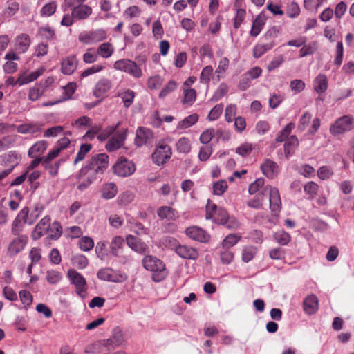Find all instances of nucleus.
Returning a JSON list of instances; mask_svg holds the SVG:
<instances>
[{"label":"nucleus","mask_w":354,"mask_h":354,"mask_svg":"<svg viewBox=\"0 0 354 354\" xmlns=\"http://www.w3.org/2000/svg\"><path fill=\"white\" fill-rule=\"evenodd\" d=\"M142 264L145 269L152 272V280L155 282L162 281L168 274L164 263L152 255H146L142 260Z\"/></svg>","instance_id":"obj_1"},{"label":"nucleus","mask_w":354,"mask_h":354,"mask_svg":"<svg viewBox=\"0 0 354 354\" xmlns=\"http://www.w3.org/2000/svg\"><path fill=\"white\" fill-rule=\"evenodd\" d=\"M101 175L97 171H95L91 166L87 162L80 169L76 174L75 178L79 180H82L77 186L80 191L86 190L92 183H94Z\"/></svg>","instance_id":"obj_2"},{"label":"nucleus","mask_w":354,"mask_h":354,"mask_svg":"<svg viewBox=\"0 0 354 354\" xmlns=\"http://www.w3.org/2000/svg\"><path fill=\"white\" fill-rule=\"evenodd\" d=\"M67 276L71 283L75 286L76 293L84 298L87 290V283L85 278L74 269H69Z\"/></svg>","instance_id":"obj_3"},{"label":"nucleus","mask_w":354,"mask_h":354,"mask_svg":"<svg viewBox=\"0 0 354 354\" xmlns=\"http://www.w3.org/2000/svg\"><path fill=\"white\" fill-rule=\"evenodd\" d=\"M28 207H24L14 219L11 227V233L14 236L20 235V232L23 230L24 223L32 225L34 223V219L31 221L28 219Z\"/></svg>","instance_id":"obj_4"},{"label":"nucleus","mask_w":354,"mask_h":354,"mask_svg":"<svg viewBox=\"0 0 354 354\" xmlns=\"http://www.w3.org/2000/svg\"><path fill=\"white\" fill-rule=\"evenodd\" d=\"M107 37L106 32L103 29L84 31L79 34L78 39L86 44L97 43L104 40Z\"/></svg>","instance_id":"obj_5"},{"label":"nucleus","mask_w":354,"mask_h":354,"mask_svg":"<svg viewBox=\"0 0 354 354\" xmlns=\"http://www.w3.org/2000/svg\"><path fill=\"white\" fill-rule=\"evenodd\" d=\"M171 148L167 144L158 145L152 153V160L158 166L163 165L171 156Z\"/></svg>","instance_id":"obj_6"},{"label":"nucleus","mask_w":354,"mask_h":354,"mask_svg":"<svg viewBox=\"0 0 354 354\" xmlns=\"http://www.w3.org/2000/svg\"><path fill=\"white\" fill-rule=\"evenodd\" d=\"M353 118L351 115H344L338 118L330 127V131L333 135H339L348 131L353 128Z\"/></svg>","instance_id":"obj_7"},{"label":"nucleus","mask_w":354,"mask_h":354,"mask_svg":"<svg viewBox=\"0 0 354 354\" xmlns=\"http://www.w3.org/2000/svg\"><path fill=\"white\" fill-rule=\"evenodd\" d=\"M28 241V237L25 234H20L12 239L7 248V254L9 257H15L24 250Z\"/></svg>","instance_id":"obj_8"},{"label":"nucleus","mask_w":354,"mask_h":354,"mask_svg":"<svg viewBox=\"0 0 354 354\" xmlns=\"http://www.w3.org/2000/svg\"><path fill=\"white\" fill-rule=\"evenodd\" d=\"M86 162L101 175L109 167V156L105 153L92 156Z\"/></svg>","instance_id":"obj_9"},{"label":"nucleus","mask_w":354,"mask_h":354,"mask_svg":"<svg viewBox=\"0 0 354 354\" xmlns=\"http://www.w3.org/2000/svg\"><path fill=\"white\" fill-rule=\"evenodd\" d=\"M127 138V130L118 131L107 142L105 145L106 149L109 152H113L119 149L124 142Z\"/></svg>","instance_id":"obj_10"},{"label":"nucleus","mask_w":354,"mask_h":354,"mask_svg":"<svg viewBox=\"0 0 354 354\" xmlns=\"http://www.w3.org/2000/svg\"><path fill=\"white\" fill-rule=\"evenodd\" d=\"M186 235L190 239L201 243H207L209 240V235L202 228L197 226H191L186 229Z\"/></svg>","instance_id":"obj_11"},{"label":"nucleus","mask_w":354,"mask_h":354,"mask_svg":"<svg viewBox=\"0 0 354 354\" xmlns=\"http://www.w3.org/2000/svg\"><path fill=\"white\" fill-rule=\"evenodd\" d=\"M131 166H133L132 162H129L126 158L121 157L113 165V172L116 175L122 177L129 176L132 174L131 170Z\"/></svg>","instance_id":"obj_12"},{"label":"nucleus","mask_w":354,"mask_h":354,"mask_svg":"<svg viewBox=\"0 0 354 354\" xmlns=\"http://www.w3.org/2000/svg\"><path fill=\"white\" fill-rule=\"evenodd\" d=\"M153 139L152 131L145 127H139L136 131L134 142L138 147L150 143Z\"/></svg>","instance_id":"obj_13"},{"label":"nucleus","mask_w":354,"mask_h":354,"mask_svg":"<svg viewBox=\"0 0 354 354\" xmlns=\"http://www.w3.org/2000/svg\"><path fill=\"white\" fill-rule=\"evenodd\" d=\"M123 342L124 338L122 331L117 327L113 330L112 335L110 338L103 340V345L107 347L108 350H111L121 345Z\"/></svg>","instance_id":"obj_14"},{"label":"nucleus","mask_w":354,"mask_h":354,"mask_svg":"<svg viewBox=\"0 0 354 354\" xmlns=\"http://www.w3.org/2000/svg\"><path fill=\"white\" fill-rule=\"evenodd\" d=\"M175 252L183 259L194 260L198 257V252L195 248L185 245L178 244L175 246Z\"/></svg>","instance_id":"obj_15"},{"label":"nucleus","mask_w":354,"mask_h":354,"mask_svg":"<svg viewBox=\"0 0 354 354\" xmlns=\"http://www.w3.org/2000/svg\"><path fill=\"white\" fill-rule=\"evenodd\" d=\"M78 60L75 55H70L62 59L61 71L64 75H71L77 68Z\"/></svg>","instance_id":"obj_16"},{"label":"nucleus","mask_w":354,"mask_h":354,"mask_svg":"<svg viewBox=\"0 0 354 354\" xmlns=\"http://www.w3.org/2000/svg\"><path fill=\"white\" fill-rule=\"evenodd\" d=\"M44 124L39 122H31L17 127V131L22 134H33L41 131Z\"/></svg>","instance_id":"obj_17"},{"label":"nucleus","mask_w":354,"mask_h":354,"mask_svg":"<svg viewBox=\"0 0 354 354\" xmlns=\"http://www.w3.org/2000/svg\"><path fill=\"white\" fill-rule=\"evenodd\" d=\"M50 220L51 218L49 216H46L41 220H40L32 233L31 236L32 239L37 240L46 234L47 227L50 223Z\"/></svg>","instance_id":"obj_18"},{"label":"nucleus","mask_w":354,"mask_h":354,"mask_svg":"<svg viewBox=\"0 0 354 354\" xmlns=\"http://www.w3.org/2000/svg\"><path fill=\"white\" fill-rule=\"evenodd\" d=\"M319 301L315 295L307 296L303 301L304 312L308 315H313L318 310Z\"/></svg>","instance_id":"obj_19"},{"label":"nucleus","mask_w":354,"mask_h":354,"mask_svg":"<svg viewBox=\"0 0 354 354\" xmlns=\"http://www.w3.org/2000/svg\"><path fill=\"white\" fill-rule=\"evenodd\" d=\"M261 169L265 176L272 179L277 175L279 166L273 160L266 159L261 165Z\"/></svg>","instance_id":"obj_20"},{"label":"nucleus","mask_w":354,"mask_h":354,"mask_svg":"<svg viewBox=\"0 0 354 354\" xmlns=\"http://www.w3.org/2000/svg\"><path fill=\"white\" fill-rule=\"evenodd\" d=\"M158 216L161 220L176 221L178 217V212L169 206H161L157 209Z\"/></svg>","instance_id":"obj_21"},{"label":"nucleus","mask_w":354,"mask_h":354,"mask_svg":"<svg viewBox=\"0 0 354 354\" xmlns=\"http://www.w3.org/2000/svg\"><path fill=\"white\" fill-rule=\"evenodd\" d=\"M270 194V207L272 212H278L281 209V198L278 189L276 187H266Z\"/></svg>","instance_id":"obj_22"},{"label":"nucleus","mask_w":354,"mask_h":354,"mask_svg":"<svg viewBox=\"0 0 354 354\" xmlns=\"http://www.w3.org/2000/svg\"><path fill=\"white\" fill-rule=\"evenodd\" d=\"M299 146V140L296 136H290L283 145L284 156L286 159L292 156Z\"/></svg>","instance_id":"obj_23"},{"label":"nucleus","mask_w":354,"mask_h":354,"mask_svg":"<svg viewBox=\"0 0 354 354\" xmlns=\"http://www.w3.org/2000/svg\"><path fill=\"white\" fill-rule=\"evenodd\" d=\"M91 13L92 8L86 4L82 3L79 7L75 8V9H73L72 17L75 19L84 20L88 18Z\"/></svg>","instance_id":"obj_24"},{"label":"nucleus","mask_w":354,"mask_h":354,"mask_svg":"<svg viewBox=\"0 0 354 354\" xmlns=\"http://www.w3.org/2000/svg\"><path fill=\"white\" fill-rule=\"evenodd\" d=\"M266 19L267 17L263 12H261L257 15L252 23V28L250 30V35L252 37H257L260 33L266 24Z\"/></svg>","instance_id":"obj_25"},{"label":"nucleus","mask_w":354,"mask_h":354,"mask_svg":"<svg viewBox=\"0 0 354 354\" xmlns=\"http://www.w3.org/2000/svg\"><path fill=\"white\" fill-rule=\"evenodd\" d=\"M111 87V82L107 79H101L95 84L93 95L96 97H102Z\"/></svg>","instance_id":"obj_26"},{"label":"nucleus","mask_w":354,"mask_h":354,"mask_svg":"<svg viewBox=\"0 0 354 354\" xmlns=\"http://www.w3.org/2000/svg\"><path fill=\"white\" fill-rule=\"evenodd\" d=\"M31 41L28 35L23 33L18 35L16 38V48L20 53H26L30 45Z\"/></svg>","instance_id":"obj_27"},{"label":"nucleus","mask_w":354,"mask_h":354,"mask_svg":"<svg viewBox=\"0 0 354 354\" xmlns=\"http://www.w3.org/2000/svg\"><path fill=\"white\" fill-rule=\"evenodd\" d=\"M46 234H48L50 239H58L62 234V227L61 224L57 221L50 223L47 227Z\"/></svg>","instance_id":"obj_28"},{"label":"nucleus","mask_w":354,"mask_h":354,"mask_svg":"<svg viewBox=\"0 0 354 354\" xmlns=\"http://www.w3.org/2000/svg\"><path fill=\"white\" fill-rule=\"evenodd\" d=\"M97 277L98 279L104 281L112 282L119 281V279L114 274L113 270L109 268L100 269L97 273Z\"/></svg>","instance_id":"obj_29"},{"label":"nucleus","mask_w":354,"mask_h":354,"mask_svg":"<svg viewBox=\"0 0 354 354\" xmlns=\"http://www.w3.org/2000/svg\"><path fill=\"white\" fill-rule=\"evenodd\" d=\"M118 188L115 183H108L103 185L101 190V196L105 199H111L115 196Z\"/></svg>","instance_id":"obj_30"},{"label":"nucleus","mask_w":354,"mask_h":354,"mask_svg":"<svg viewBox=\"0 0 354 354\" xmlns=\"http://www.w3.org/2000/svg\"><path fill=\"white\" fill-rule=\"evenodd\" d=\"M328 87V80L325 75H318L314 80V88L317 93H324Z\"/></svg>","instance_id":"obj_31"},{"label":"nucleus","mask_w":354,"mask_h":354,"mask_svg":"<svg viewBox=\"0 0 354 354\" xmlns=\"http://www.w3.org/2000/svg\"><path fill=\"white\" fill-rule=\"evenodd\" d=\"M198 118L199 116L197 113L189 115L178 123L176 129L181 130L188 129L195 124L198 122Z\"/></svg>","instance_id":"obj_32"},{"label":"nucleus","mask_w":354,"mask_h":354,"mask_svg":"<svg viewBox=\"0 0 354 354\" xmlns=\"http://www.w3.org/2000/svg\"><path fill=\"white\" fill-rule=\"evenodd\" d=\"M124 245L125 242L121 236H116L113 237L110 245L112 254L115 257L120 256L122 248Z\"/></svg>","instance_id":"obj_33"},{"label":"nucleus","mask_w":354,"mask_h":354,"mask_svg":"<svg viewBox=\"0 0 354 354\" xmlns=\"http://www.w3.org/2000/svg\"><path fill=\"white\" fill-rule=\"evenodd\" d=\"M114 68L133 75V62L130 59H123L116 61L114 64Z\"/></svg>","instance_id":"obj_34"},{"label":"nucleus","mask_w":354,"mask_h":354,"mask_svg":"<svg viewBox=\"0 0 354 354\" xmlns=\"http://www.w3.org/2000/svg\"><path fill=\"white\" fill-rule=\"evenodd\" d=\"M47 148V142L44 140L37 142L28 150V156L30 158H35L37 153H41Z\"/></svg>","instance_id":"obj_35"},{"label":"nucleus","mask_w":354,"mask_h":354,"mask_svg":"<svg viewBox=\"0 0 354 354\" xmlns=\"http://www.w3.org/2000/svg\"><path fill=\"white\" fill-rule=\"evenodd\" d=\"M275 45L274 41L266 44H257L253 48V56L255 58L261 57L264 53L272 49Z\"/></svg>","instance_id":"obj_36"},{"label":"nucleus","mask_w":354,"mask_h":354,"mask_svg":"<svg viewBox=\"0 0 354 354\" xmlns=\"http://www.w3.org/2000/svg\"><path fill=\"white\" fill-rule=\"evenodd\" d=\"M41 75V72L36 71L32 72L28 75L26 73H21L19 75V81L20 82V86L24 84H27L31 82H33L37 79Z\"/></svg>","instance_id":"obj_37"},{"label":"nucleus","mask_w":354,"mask_h":354,"mask_svg":"<svg viewBox=\"0 0 354 354\" xmlns=\"http://www.w3.org/2000/svg\"><path fill=\"white\" fill-rule=\"evenodd\" d=\"M113 50V46L110 43L106 42L102 43L98 46L97 53L98 55L103 58H109L112 55Z\"/></svg>","instance_id":"obj_38"},{"label":"nucleus","mask_w":354,"mask_h":354,"mask_svg":"<svg viewBox=\"0 0 354 354\" xmlns=\"http://www.w3.org/2000/svg\"><path fill=\"white\" fill-rule=\"evenodd\" d=\"M176 149L180 153H187L191 150L189 139L186 137L180 138L176 144Z\"/></svg>","instance_id":"obj_39"},{"label":"nucleus","mask_w":354,"mask_h":354,"mask_svg":"<svg viewBox=\"0 0 354 354\" xmlns=\"http://www.w3.org/2000/svg\"><path fill=\"white\" fill-rule=\"evenodd\" d=\"M91 149V144H82L75 156L73 164L77 165L79 162L83 160L85 158L86 153H88Z\"/></svg>","instance_id":"obj_40"},{"label":"nucleus","mask_w":354,"mask_h":354,"mask_svg":"<svg viewBox=\"0 0 354 354\" xmlns=\"http://www.w3.org/2000/svg\"><path fill=\"white\" fill-rule=\"evenodd\" d=\"M120 124V122H118L115 125L109 126L104 129L101 130V132L97 135V139L101 142L106 140L117 130Z\"/></svg>","instance_id":"obj_41"},{"label":"nucleus","mask_w":354,"mask_h":354,"mask_svg":"<svg viewBox=\"0 0 354 354\" xmlns=\"http://www.w3.org/2000/svg\"><path fill=\"white\" fill-rule=\"evenodd\" d=\"M44 92V90L42 86L35 85L30 88L28 99L31 101H36L43 95Z\"/></svg>","instance_id":"obj_42"},{"label":"nucleus","mask_w":354,"mask_h":354,"mask_svg":"<svg viewBox=\"0 0 354 354\" xmlns=\"http://www.w3.org/2000/svg\"><path fill=\"white\" fill-rule=\"evenodd\" d=\"M57 9V4L55 1H52L45 4L40 11L41 17H50L53 15Z\"/></svg>","instance_id":"obj_43"},{"label":"nucleus","mask_w":354,"mask_h":354,"mask_svg":"<svg viewBox=\"0 0 354 354\" xmlns=\"http://www.w3.org/2000/svg\"><path fill=\"white\" fill-rule=\"evenodd\" d=\"M267 189L268 188H264L263 191L258 193L253 200L247 202V205L252 208H259L261 206L263 197L267 192Z\"/></svg>","instance_id":"obj_44"},{"label":"nucleus","mask_w":354,"mask_h":354,"mask_svg":"<svg viewBox=\"0 0 354 354\" xmlns=\"http://www.w3.org/2000/svg\"><path fill=\"white\" fill-rule=\"evenodd\" d=\"M80 248L85 252L90 251L94 247L93 239L88 236H83L79 241Z\"/></svg>","instance_id":"obj_45"},{"label":"nucleus","mask_w":354,"mask_h":354,"mask_svg":"<svg viewBox=\"0 0 354 354\" xmlns=\"http://www.w3.org/2000/svg\"><path fill=\"white\" fill-rule=\"evenodd\" d=\"M196 97V92L193 88L186 89L184 91V97L182 100L183 104H192Z\"/></svg>","instance_id":"obj_46"},{"label":"nucleus","mask_w":354,"mask_h":354,"mask_svg":"<svg viewBox=\"0 0 354 354\" xmlns=\"http://www.w3.org/2000/svg\"><path fill=\"white\" fill-rule=\"evenodd\" d=\"M38 33L42 38L47 40H51L55 36V30L49 26L40 27Z\"/></svg>","instance_id":"obj_47"},{"label":"nucleus","mask_w":354,"mask_h":354,"mask_svg":"<svg viewBox=\"0 0 354 354\" xmlns=\"http://www.w3.org/2000/svg\"><path fill=\"white\" fill-rule=\"evenodd\" d=\"M73 263L78 269H84L88 266V261L84 255L77 254L73 258Z\"/></svg>","instance_id":"obj_48"},{"label":"nucleus","mask_w":354,"mask_h":354,"mask_svg":"<svg viewBox=\"0 0 354 354\" xmlns=\"http://www.w3.org/2000/svg\"><path fill=\"white\" fill-rule=\"evenodd\" d=\"M274 238L275 241L282 245H287L290 241V236L289 234L284 231H279L274 234Z\"/></svg>","instance_id":"obj_49"},{"label":"nucleus","mask_w":354,"mask_h":354,"mask_svg":"<svg viewBox=\"0 0 354 354\" xmlns=\"http://www.w3.org/2000/svg\"><path fill=\"white\" fill-rule=\"evenodd\" d=\"M227 184L225 180H218L213 184V193L216 195H222L227 189Z\"/></svg>","instance_id":"obj_50"},{"label":"nucleus","mask_w":354,"mask_h":354,"mask_svg":"<svg viewBox=\"0 0 354 354\" xmlns=\"http://www.w3.org/2000/svg\"><path fill=\"white\" fill-rule=\"evenodd\" d=\"M240 239L241 236L236 234H228L223 241V246L224 248H230L236 244Z\"/></svg>","instance_id":"obj_51"},{"label":"nucleus","mask_w":354,"mask_h":354,"mask_svg":"<svg viewBox=\"0 0 354 354\" xmlns=\"http://www.w3.org/2000/svg\"><path fill=\"white\" fill-rule=\"evenodd\" d=\"M257 253L256 248L252 246L245 247L242 252V260L248 263L250 261Z\"/></svg>","instance_id":"obj_52"},{"label":"nucleus","mask_w":354,"mask_h":354,"mask_svg":"<svg viewBox=\"0 0 354 354\" xmlns=\"http://www.w3.org/2000/svg\"><path fill=\"white\" fill-rule=\"evenodd\" d=\"M177 87V84L174 80H170L167 85L161 90L159 93V97L163 99L169 93L173 92Z\"/></svg>","instance_id":"obj_53"},{"label":"nucleus","mask_w":354,"mask_h":354,"mask_svg":"<svg viewBox=\"0 0 354 354\" xmlns=\"http://www.w3.org/2000/svg\"><path fill=\"white\" fill-rule=\"evenodd\" d=\"M223 111V104H218L214 106L208 114L207 118L209 120L214 121L218 119L222 114Z\"/></svg>","instance_id":"obj_54"},{"label":"nucleus","mask_w":354,"mask_h":354,"mask_svg":"<svg viewBox=\"0 0 354 354\" xmlns=\"http://www.w3.org/2000/svg\"><path fill=\"white\" fill-rule=\"evenodd\" d=\"M97 53H95L93 48H88L83 55V61L86 64H92L97 61Z\"/></svg>","instance_id":"obj_55"},{"label":"nucleus","mask_w":354,"mask_h":354,"mask_svg":"<svg viewBox=\"0 0 354 354\" xmlns=\"http://www.w3.org/2000/svg\"><path fill=\"white\" fill-rule=\"evenodd\" d=\"M134 251L145 254L149 253V248L145 242L134 237Z\"/></svg>","instance_id":"obj_56"},{"label":"nucleus","mask_w":354,"mask_h":354,"mask_svg":"<svg viewBox=\"0 0 354 354\" xmlns=\"http://www.w3.org/2000/svg\"><path fill=\"white\" fill-rule=\"evenodd\" d=\"M229 216V214L225 209L219 207L218 209L216 214L213 218V221L216 223L222 225V223H223V222L226 221V218H227Z\"/></svg>","instance_id":"obj_57"},{"label":"nucleus","mask_w":354,"mask_h":354,"mask_svg":"<svg viewBox=\"0 0 354 354\" xmlns=\"http://www.w3.org/2000/svg\"><path fill=\"white\" fill-rule=\"evenodd\" d=\"M84 1L85 0H64L62 6L64 11H66L68 9L73 11V9H75V8L79 7Z\"/></svg>","instance_id":"obj_58"},{"label":"nucleus","mask_w":354,"mask_h":354,"mask_svg":"<svg viewBox=\"0 0 354 354\" xmlns=\"http://www.w3.org/2000/svg\"><path fill=\"white\" fill-rule=\"evenodd\" d=\"M218 207L216 205L212 203L210 200H208L207 203L206 205V214L205 218L206 219H212L214 218L216 212L218 211Z\"/></svg>","instance_id":"obj_59"},{"label":"nucleus","mask_w":354,"mask_h":354,"mask_svg":"<svg viewBox=\"0 0 354 354\" xmlns=\"http://www.w3.org/2000/svg\"><path fill=\"white\" fill-rule=\"evenodd\" d=\"M163 83V79L160 75L151 77L147 82L148 87L150 89H158Z\"/></svg>","instance_id":"obj_60"},{"label":"nucleus","mask_w":354,"mask_h":354,"mask_svg":"<svg viewBox=\"0 0 354 354\" xmlns=\"http://www.w3.org/2000/svg\"><path fill=\"white\" fill-rule=\"evenodd\" d=\"M20 300L22 304L25 306L26 308L27 306H29L32 302V296L31 293L26 290H22L19 293Z\"/></svg>","instance_id":"obj_61"},{"label":"nucleus","mask_w":354,"mask_h":354,"mask_svg":"<svg viewBox=\"0 0 354 354\" xmlns=\"http://www.w3.org/2000/svg\"><path fill=\"white\" fill-rule=\"evenodd\" d=\"M62 279L61 272L55 270H50L47 272L46 280L49 283L55 284Z\"/></svg>","instance_id":"obj_62"},{"label":"nucleus","mask_w":354,"mask_h":354,"mask_svg":"<svg viewBox=\"0 0 354 354\" xmlns=\"http://www.w3.org/2000/svg\"><path fill=\"white\" fill-rule=\"evenodd\" d=\"M225 227L229 230H236L239 227V222L234 216H229L226 221L222 223Z\"/></svg>","instance_id":"obj_63"},{"label":"nucleus","mask_w":354,"mask_h":354,"mask_svg":"<svg viewBox=\"0 0 354 354\" xmlns=\"http://www.w3.org/2000/svg\"><path fill=\"white\" fill-rule=\"evenodd\" d=\"M236 106L234 104H230L227 106L225 111V120L228 122H232L236 118Z\"/></svg>","instance_id":"obj_64"}]
</instances>
